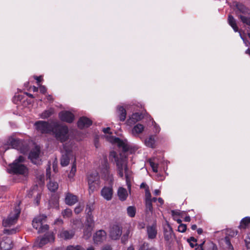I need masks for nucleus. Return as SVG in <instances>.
<instances>
[{
	"label": "nucleus",
	"mask_w": 250,
	"mask_h": 250,
	"mask_svg": "<svg viewBox=\"0 0 250 250\" xmlns=\"http://www.w3.org/2000/svg\"><path fill=\"white\" fill-rule=\"evenodd\" d=\"M143 118V115L141 113H135L132 115L131 118L130 119L133 122H136L141 120Z\"/></svg>",
	"instance_id": "obj_36"
},
{
	"label": "nucleus",
	"mask_w": 250,
	"mask_h": 250,
	"mask_svg": "<svg viewBox=\"0 0 250 250\" xmlns=\"http://www.w3.org/2000/svg\"><path fill=\"white\" fill-rule=\"evenodd\" d=\"M20 213L21 210L19 207H16L15 209L10 213L7 218L3 220V226L7 227L14 225L18 220Z\"/></svg>",
	"instance_id": "obj_6"
},
{
	"label": "nucleus",
	"mask_w": 250,
	"mask_h": 250,
	"mask_svg": "<svg viewBox=\"0 0 250 250\" xmlns=\"http://www.w3.org/2000/svg\"><path fill=\"white\" fill-rule=\"evenodd\" d=\"M184 220L186 222H189L190 221V217L189 216H186Z\"/></svg>",
	"instance_id": "obj_63"
},
{
	"label": "nucleus",
	"mask_w": 250,
	"mask_h": 250,
	"mask_svg": "<svg viewBox=\"0 0 250 250\" xmlns=\"http://www.w3.org/2000/svg\"><path fill=\"white\" fill-rule=\"evenodd\" d=\"M87 181L89 186V192L93 193L96 188L100 184V177L96 172H92L87 176Z\"/></svg>",
	"instance_id": "obj_7"
},
{
	"label": "nucleus",
	"mask_w": 250,
	"mask_h": 250,
	"mask_svg": "<svg viewBox=\"0 0 250 250\" xmlns=\"http://www.w3.org/2000/svg\"><path fill=\"white\" fill-rule=\"evenodd\" d=\"M226 236H228L229 237H233L236 236L237 234L236 231L231 229H228L225 231Z\"/></svg>",
	"instance_id": "obj_42"
},
{
	"label": "nucleus",
	"mask_w": 250,
	"mask_h": 250,
	"mask_svg": "<svg viewBox=\"0 0 250 250\" xmlns=\"http://www.w3.org/2000/svg\"><path fill=\"white\" fill-rule=\"evenodd\" d=\"M198 234H201L203 233V229L201 228H199L197 230Z\"/></svg>",
	"instance_id": "obj_61"
},
{
	"label": "nucleus",
	"mask_w": 250,
	"mask_h": 250,
	"mask_svg": "<svg viewBox=\"0 0 250 250\" xmlns=\"http://www.w3.org/2000/svg\"><path fill=\"white\" fill-rule=\"evenodd\" d=\"M116 165L118 174L123 178L125 174L126 182L129 181V170L127 167V159L125 155L121 154L120 158L116 159Z\"/></svg>",
	"instance_id": "obj_2"
},
{
	"label": "nucleus",
	"mask_w": 250,
	"mask_h": 250,
	"mask_svg": "<svg viewBox=\"0 0 250 250\" xmlns=\"http://www.w3.org/2000/svg\"><path fill=\"white\" fill-rule=\"evenodd\" d=\"M84 208L83 205H81L79 204L74 209V212L76 214L80 213L83 210Z\"/></svg>",
	"instance_id": "obj_46"
},
{
	"label": "nucleus",
	"mask_w": 250,
	"mask_h": 250,
	"mask_svg": "<svg viewBox=\"0 0 250 250\" xmlns=\"http://www.w3.org/2000/svg\"><path fill=\"white\" fill-rule=\"evenodd\" d=\"M21 144V142L20 139L11 137L8 138L6 144L0 147V150L3 151L4 152L5 151L9 148V146L13 148L18 149Z\"/></svg>",
	"instance_id": "obj_9"
},
{
	"label": "nucleus",
	"mask_w": 250,
	"mask_h": 250,
	"mask_svg": "<svg viewBox=\"0 0 250 250\" xmlns=\"http://www.w3.org/2000/svg\"><path fill=\"white\" fill-rule=\"evenodd\" d=\"M46 219V216L40 215L35 217L32 221L33 228L38 229L39 233L44 232L48 229V225L45 224Z\"/></svg>",
	"instance_id": "obj_4"
},
{
	"label": "nucleus",
	"mask_w": 250,
	"mask_h": 250,
	"mask_svg": "<svg viewBox=\"0 0 250 250\" xmlns=\"http://www.w3.org/2000/svg\"><path fill=\"white\" fill-rule=\"evenodd\" d=\"M204 244V242L198 246L197 248H196V250H205L203 248V245ZM208 250H218L217 247L213 243L209 244V249Z\"/></svg>",
	"instance_id": "obj_35"
},
{
	"label": "nucleus",
	"mask_w": 250,
	"mask_h": 250,
	"mask_svg": "<svg viewBox=\"0 0 250 250\" xmlns=\"http://www.w3.org/2000/svg\"><path fill=\"white\" fill-rule=\"evenodd\" d=\"M223 241L226 244L227 248L231 250H233V247L230 243V237L228 236H226L225 238L223 239Z\"/></svg>",
	"instance_id": "obj_39"
},
{
	"label": "nucleus",
	"mask_w": 250,
	"mask_h": 250,
	"mask_svg": "<svg viewBox=\"0 0 250 250\" xmlns=\"http://www.w3.org/2000/svg\"><path fill=\"white\" fill-rule=\"evenodd\" d=\"M144 129L143 125L138 124L135 125L132 129V133L134 136H138L139 134L141 133Z\"/></svg>",
	"instance_id": "obj_23"
},
{
	"label": "nucleus",
	"mask_w": 250,
	"mask_h": 250,
	"mask_svg": "<svg viewBox=\"0 0 250 250\" xmlns=\"http://www.w3.org/2000/svg\"><path fill=\"white\" fill-rule=\"evenodd\" d=\"M120 158V155H117L116 152L114 151H111L109 154V158L111 160H113V159H114L115 162H116V159Z\"/></svg>",
	"instance_id": "obj_47"
},
{
	"label": "nucleus",
	"mask_w": 250,
	"mask_h": 250,
	"mask_svg": "<svg viewBox=\"0 0 250 250\" xmlns=\"http://www.w3.org/2000/svg\"><path fill=\"white\" fill-rule=\"evenodd\" d=\"M136 209L134 206H129L127 208V215L130 217H134L136 214Z\"/></svg>",
	"instance_id": "obj_33"
},
{
	"label": "nucleus",
	"mask_w": 250,
	"mask_h": 250,
	"mask_svg": "<svg viewBox=\"0 0 250 250\" xmlns=\"http://www.w3.org/2000/svg\"><path fill=\"white\" fill-rule=\"evenodd\" d=\"M113 194V190L112 187H104L101 191V196L107 201L112 199Z\"/></svg>",
	"instance_id": "obj_16"
},
{
	"label": "nucleus",
	"mask_w": 250,
	"mask_h": 250,
	"mask_svg": "<svg viewBox=\"0 0 250 250\" xmlns=\"http://www.w3.org/2000/svg\"><path fill=\"white\" fill-rule=\"evenodd\" d=\"M71 222L73 224L74 229L81 228L83 226L82 222L80 219H73Z\"/></svg>",
	"instance_id": "obj_34"
},
{
	"label": "nucleus",
	"mask_w": 250,
	"mask_h": 250,
	"mask_svg": "<svg viewBox=\"0 0 250 250\" xmlns=\"http://www.w3.org/2000/svg\"><path fill=\"white\" fill-rule=\"evenodd\" d=\"M40 90L42 93L44 94L46 92V88L43 85H40Z\"/></svg>",
	"instance_id": "obj_55"
},
{
	"label": "nucleus",
	"mask_w": 250,
	"mask_h": 250,
	"mask_svg": "<svg viewBox=\"0 0 250 250\" xmlns=\"http://www.w3.org/2000/svg\"><path fill=\"white\" fill-rule=\"evenodd\" d=\"M60 120L68 123H72L74 120V115L68 111H61L59 114Z\"/></svg>",
	"instance_id": "obj_15"
},
{
	"label": "nucleus",
	"mask_w": 250,
	"mask_h": 250,
	"mask_svg": "<svg viewBox=\"0 0 250 250\" xmlns=\"http://www.w3.org/2000/svg\"><path fill=\"white\" fill-rule=\"evenodd\" d=\"M53 113V110L50 109L48 110H45L43 113H42L41 117L42 119H46L49 117Z\"/></svg>",
	"instance_id": "obj_38"
},
{
	"label": "nucleus",
	"mask_w": 250,
	"mask_h": 250,
	"mask_svg": "<svg viewBox=\"0 0 250 250\" xmlns=\"http://www.w3.org/2000/svg\"><path fill=\"white\" fill-rule=\"evenodd\" d=\"M146 187H148L146 183H142L140 186L141 188H145V189H146Z\"/></svg>",
	"instance_id": "obj_58"
},
{
	"label": "nucleus",
	"mask_w": 250,
	"mask_h": 250,
	"mask_svg": "<svg viewBox=\"0 0 250 250\" xmlns=\"http://www.w3.org/2000/svg\"><path fill=\"white\" fill-rule=\"evenodd\" d=\"M102 172L105 176H109V166L106 158L104 159V164H103Z\"/></svg>",
	"instance_id": "obj_28"
},
{
	"label": "nucleus",
	"mask_w": 250,
	"mask_h": 250,
	"mask_svg": "<svg viewBox=\"0 0 250 250\" xmlns=\"http://www.w3.org/2000/svg\"><path fill=\"white\" fill-rule=\"evenodd\" d=\"M40 198H41L40 194L39 193H38L37 195H36V197L35 198V200L36 204L37 205H39V202H40Z\"/></svg>",
	"instance_id": "obj_54"
},
{
	"label": "nucleus",
	"mask_w": 250,
	"mask_h": 250,
	"mask_svg": "<svg viewBox=\"0 0 250 250\" xmlns=\"http://www.w3.org/2000/svg\"><path fill=\"white\" fill-rule=\"evenodd\" d=\"M40 154V148L36 146L33 149L29 155V158L31 160L33 163L35 165L40 164L39 155Z\"/></svg>",
	"instance_id": "obj_14"
},
{
	"label": "nucleus",
	"mask_w": 250,
	"mask_h": 250,
	"mask_svg": "<svg viewBox=\"0 0 250 250\" xmlns=\"http://www.w3.org/2000/svg\"><path fill=\"white\" fill-rule=\"evenodd\" d=\"M13 247L12 241L11 238L3 237L0 243V249L1 250H10Z\"/></svg>",
	"instance_id": "obj_17"
},
{
	"label": "nucleus",
	"mask_w": 250,
	"mask_h": 250,
	"mask_svg": "<svg viewBox=\"0 0 250 250\" xmlns=\"http://www.w3.org/2000/svg\"><path fill=\"white\" fill-rule=\"evenodd\" d=\"M50 167H49L46 169V177L47 178H50Z\"/></svg>",
	"instance_id": "obj_56"
},
{
	"label": "nucleus",
	"mask_w": 250,
	"mask_h": 250,
	"mask_svg": "<svg viewBox=\"0 0 250 250\" xmlns=\"http://www.w3.org/2000/svg\"><path fill=\"white\" fill-rule=\"evenodd\" d=\"M102 250H111V248L109 246H104Z\"/></svg>",
	"instance_id": "obj_59"
},
{
	"label": "nucleus",
	"mask_w": 250,
	"mask_h": 250,
	"mask_svg": "<svg viewBox=\"0 0 250 250\" xmlns=\"http://www.w3.org/2000/svg\"><path fill=\"white\" fill-rule=\"evenodd\" d=\"M117 111L119 114L120 120L122 122L124 121L126 118V112L125 109L124 108L123 106H119L117 107Z\"/></svg>",
	"instance_id": "obj_25"
},
{
	"label": "nucleus",
	"mask_w": 250,
	"mask_h": 250,
	"mask_svg": "<svg viewBox=\"0 0 250 250\" xmlns=\"http://www.w3.org/2000/svg\"><path fill=\"white\" fill-rule=\"evenodd\" d=\"M158 201L159 203H160L161 205L164 204V200L161 198H159L158 199Z\"/></svg>",
	"instance_id": "obj_64"
},
{
	"label": "nucleus",
	"mask_w": 250,
	"mask_h": 250,
	"mask_svg": "<svg viewBox=\"0 0 250 250\" xmlns=\"http://www.w3.org/2000/svg\"><path fill=\"white\" fill-rule=\"evenodd\" d=\"M110 141L112 143L117 144L119 148H121L124 152H126L130 148L126 140H123L119 138L112 137Z\"/></svg>",
	"instance_id": "obj_11"
},
{
	"label": "nucleus",
	"mask_w": 250,
	"mask_h": 250,
	"mask_svg": "<svg viewBox=\"0 0 250 250\" xmlns=\"http://www.w3.org/2000/svg\"><path fill=\"white\" fill-rule=\"evenodd\" d=\"M54 236L52 233L45 234L42 238L38 237L34 244V247L42 248L49 242L53 241Z\"/></svg>",
	"instance_id": "obj_8"
},
{
	"label": "nucleus",
	"mask_w": 250,
	"mask_h": 250,
	"mask_svg": "<svg viewBox=\"0 0 250 250\" xmlns=\"http://www.w3.org/2000/svg\"><path fill=\"white\" fill-rule=\"evenodd\" d=\"M94 227V222H93L91 220L85 222L83 231V237L85 239L87 240L91 237Z\"/></svg>",
	"instance_id": "obj_12"
},
{
	"label": "nucleus",
	"mask_w": 250,
	"mask_h": 250,
	"mask_svg": "<svg viewBox=\"0 0 250 250\" xmlns=\"http://www.w3.org/2000/svg\"><path fill=\"white\" fill-rule=\"evenodd\" d=\"M249 225H250V217H246L241 220L239 227L245 229L249 227Z\"/></svg>",
	"instance_id": "obj_30"
},
{
	"label": "nucleus",
	"mask_w": 250,
	"mask_h": 250,
	"mask_svg": "<svg viewBox=\"0 0 250 250\" xmlns=\"http://www.w3.org/2000/svg\"><path fill=\"white\" fill-rule=\"evenodd\" d=\"M92 121L86 117H81L78 122V126L81 129L88 127L92 125Z\"/></svg>",
	"instance_id": "obj_21"
},
{
	"label": "nucleus",
	"mask_w": 250,
	"mask_h": 250,
	"mask_svg": "<svg viewBox=\"0 0 250 250\" xmlns=\"http://www.w3.org/2000/svg\"><path fill=\"white\" fill-rule=\"evenodd\" d=\"M155 139L154 136H150L148 138H146L145 141V145L149 147H154L155 146Z\"/></svg>",
	"instance_id": "obj_29"
},
{
	"label": "nucleus",
	"mask_w": 250,
	"mask_h": 250,
	"mask_svg": "<svg viewBox=\"0 0 250 250\" xmlns=\"http://www.w3.org/2000/svg\"><path fill=\"white\" fill-rule=\"evenodd\" d=\"M24 160L23 156H20L12 164L9 165V172L15 174H23L27 171L26 167L21 164Z\"/></svg>",
	"instance_id": "obj_3"
},
{
	"label": "nucleus",
	"mask_w": 250,
	"mask_h": 250,
	"mask_svg": "<svg viewBox=\"0 0 250 250\" xmlns=\"http://www.w3.org/2000/svg\"><path fill=\"white\" fill-rule=\"evenodd\" d=\"M164 238L166 241H169L171 238V233L170 232H167L164 234Z\"/></svg>",
	"instance_id": "obj_53"
},
{
	"label": "nucleus",
	"mask_w": 250,
	"mask_h": 250,
	"mask_svg": "<svg viewBox=\"0 0 250 250\" xmlns=\"http://www.w3.org/2000/svg\"><path fill=\"white\" fill-rule=\"evenodd\" d=\"M47 186L48 189L52 192L56 191L59 188L58 184L56 182L52 181L51 180L49 181Z\"/></svg>",
	"instance_id": "obj_31"
},
{
	"label": "nucleus",
	"mask_w": 250,
	"mask_h": 250,
	"mask_svg": "<svg viewBox=\"0 0 250 250\" xmlns=\"http://www.w3.org/2000/svg\"><path fill=\"white\" fill-rule=\"evenodd\" d=\"M62 215L64 217L69 218L72 215V210L70 208H66L62 212Z\"/></svg>",
	"instance_id": "obj_44"
},
{
	"label": "nucleus",
	"mask_w": 250,
	"mask_h": 250,
	"mask_svg": "<svg viewBox=\"0 0 250 250\" xmlns=\"http://www.w3.org/2000/svg\"><path fill=\"white\" fill-rule=\"evenodd\" d=\"M146 232L148 238L149 239H154L156 237L157 234V229L156 224L153 223L151 225L146 227Z\"/></svg>",
	"instance_id": "obj_18"
},
{
	"label": "nucleus",
	"mask_w": 250,
	"mask_h": 250,
	"mask_svg": "<svg viewBox=\"0 0 250 250\" xmlns=\"http://www.w3.org/2000/svg\"><path fill=\"white\" fill-rule=\"evenodd\" d=\"M188 241L191 248H194L195 245H197L196 243L195 244H194V243L196 242V240L193 237H191Z\"/></svg>",
	"instance_id": "obj_49"
},
{
	"label": "nucleus",
	"mask_w": 250,
	"mask_h": 250,
	"mask_svg": "<svg viewBox=\"0 0 250 250\" xmlns=\"http://www.w3.org/2000/svg\"><path fill=\"white\" fill-rule=\"evenodd\" d=\"M129 232L127 231L125 234L123 235V236L121 238L122 243L123 244H125L126 242L127 241L128 235Z\"/></svg>",
	"instance_id": "obj_48"
},
{
	"label": "nucleus",
	"mask_w": 250,
	"mask_h": 250,
	"mask_svg": "<svg viewBox=\"0 0 250 250\" xmlns=\"http://www.w3.org/2000/svg\"><path fill=\"white\" fill-rule=\"evenodd\" d=\"M110 130V127L104 128L103 129V131L104 133H109V130Z\"/></svg>",
	"instance_id": "obj_57"
},
{
	"label": "nucleus",
	"mask_w": 250,
	"mask_h": 250,
	"mask_svg": "<svg viewBox=\"0 0 250 250\" xmlns=\"http://www.w3.org/2000/svg\"><path fill=\"white\" fill-rule=\"evenodd\" d=\"M75 230L73 229L66 230L65 229H62L60 233L59 236L64 240H69L72 239L75 235Z\"/></svg>",
	"instance_id": "obj_20"
},
{
	"label": "nucleus",
	"mask_w": 250,
	"mask_h": 250,
	"mask_svg": "<svg viewBox=\"0 0 250 250\" xmlns=\"http://www.w3.org/2000/svg\"><path fill=\"white\" fill-rule=\"evenodd\" d=\"M160 190H159V189H155L154 191V194L155 195H158L160 194Z\"/></svg>",
	"instance_id": "obj_60"
},
{
	"label": "nucleus",
	"mask_w": 250,
	"mask_h": 250,
	"mask_svg": "<svg viewBox=\"0 0 250 250\" xmlns=\"http://www.w3.org/2000/svg\"><path fill=\"white\" fill-rule=\"evenodd\" d=\"M139 250H157V249L154 247H149V244L145 242L141 246Z\"/></svg>",
	"instance_id": "obj_40"
},
{
	"label": "nucleus",
	"mask_w": 250,
	"mask_h": 250,
	"mask_svg": "<svg viewBox=\"0 0 250 250\" xmlns=\"http://www.w3.org/2000/svg\"><path fill=\"white\" fill-rule=\"evenodd\" d=\"M66 250H83V248L80 245H70L67 247Z\"/></svg>",
	"instance_id": "obj_43"
},
{
	"label": "nucleus",
	"mask_w": 250,
	"mask_h": 250,
	"mask_svg": "<svg viewBox=\"0 0 250 250\" xmlns=\"http://www.w3.org/2000/svg\"><path fill=\"white\" fill-rule=\"evenodd\" d=\"M18 231L19 229L17 228L14 229H4L3 230V232L4 234L12 235L16 233Z\"/></svg>",
	"instance_id": "obj_37"
},
{
	"label": "nucleus",
	"mask_w": 250,
	"mask_h": 250,
	"mask_svg": "<svg viewBox=\"0 0 250 250\" xmlns=\"http://www.w3.org/2000/svg\"><path fill=\"white\" fill-rule=\"evenodd\" d=\"M228 22L229 24L232 27L235 32L238 31V28L237 26L235 20L233 17L229 15L228 17Z\"/></svg>",
	"instance_id": "obj_26"
},
{
	"label": "nucleus",
	"mask_w": 250,
	"mask_h": 250,
	"mask_svg": "<svg viewBox=\"0 0 250 250\" xmlns=\"http://www.w3.org/2000/svg\"><path fill=\"white\" fill-rule=\"evenodd\" d=\"M85 212L86 214L85 222H88V221L89 220H91L93 222H94L93 216L92 214V208L91 207L88 205H87L86 207Z\"/></svg>",
	"instance_id": "obj_27"
},
{
	"label": "nucleus",
	"mask_w": 250,
	"mask_h": 250,
	"mask_svg": "<svg viewBox=\"0 0 250 250\" xmlns=\"http://www.w3.org/2000/svg\"><path fill=\"white\" fill-rule=\"evenodd\" d=\"M186 229L187 226L183 224H180L178 228V230L181 232H184L186 230Z\"/></svg>",
	"instance_id": "obj_52"
},
{
	"label": "nucleus",
	"mask_w": 250,
	"mask_h": 250,
	"mask_svg": "<svg viewBox=\"0 0 250 250\" xmlns=\"http://www.w3.org/2000/svg\"><path fill=\"white\" fill-rule=\"evenodd\" d=\"M146 212L147 214H152L153 212V207L151 201H145Z\"/></svg>",
	"instance_id": "obj_32"
},
{
	"label": "nucleus",
	"mask_w": 250,
	"mask_h": 250,
	"mask_svg": "<svg viewBox=\"0 0 250 250\" xmlns=\"http://www.w3.org/2000/svg\"><path fill=\"white\" fill-rule=\"evenodd\" d=\"M236 7L237 9L236 11V14L241 19L242 22L250 26V17H246L241 14L250 15V10L240 3H236Z\"/></svg>",
	"instance_id": "obj_5"
},
{
	"label": "nucleus",
	"mask_w": 250,
	"mask_h": 250,
	"mask_svg": "<svg viewBox=\"0 0 250 250\" xmlns=\"http://www.w3.org/2000/svg\"><path fill=\"white\" fill-rule=\"evenodd\" d=\"M127 192L125 188H120L118 190V195L120 200L125 201L127 197Z\"/></svg>",
	"instance_id": "obj_24"
},
{
	"label": "nucleus",
	"mask_w": 250,
	"mask_h": 250,
	"mask_svg": "<svg viewBox=\"0 0 250 250\" xmlns=\"http://www.w3.org/2000/svg\"><path fill=\"white\" fill-rule=\"evenodd\" d=\"M122 229L117 225L113 226L110 231V237L113 240L119 239L122 234Z\"/></svg>",
	"instance_id": "obj_19"
},
{
	"label": "nucleus",
	"mask_w": 250,
	"mask_h": 250,
	"mask_svg": "<svg viewBox=\"0 0 250 250\" xmlns=\"http://www.w3.org/2000/svg\"><path fill=\"white\" fill-rule=\"evenodd\" d=\"M151 201V195L149 188L146 187L145 189V201Z\"/></svg>",
	"instance_id": "obj_45"
},
{
	"label": "nucleus",
	"mask_w": 250,
	"mask_h": 250,
	"mask_svg": "<svg viewBox=\"0 0 250 250\" xmlns=\"http://www.w3.org/2000/svg\"><path fill=\"white\" fill-rule=\"evenodd\" d=\"M245 244L248 249L250 250V234H248L245 240Z\"/></svg>",
	"instance_id": "obj_51"
},
{
	"label": "nucleus",
	"mask_w": 250,
	"mask_h": 250,
	"mask_svg": "<svg viewBox=\"0 0 250 250\" xmlns=\"http://www.w3.org/2000/svg\"><path fill=\"white\" fill-rule=\"evenodd\" d=\"M78 197L77 196L70 193L67 192L65 194V203L69 206L74 205L78 202Z\"/></svg>",
	"instance_id": "obj_22"
},
{
	"label": "nucleus",
	"mask_w": 250,
	"mask_h": 250,
	"mask_svg": "<svg viewBox=\"0 0 250 250\" xmlns=\"http://www.w3.org/2000/svg\"><path fill=\"white\" fill-rule=\"evenodd\" d=\"M149 163L153 171L154 172H157L158 171V165L151 161H150Z\"/></svg>",
	"instance_id": "obj_50"
},
{
	"label": "nucleus",
	"mask_w": 250,
	"mask_h": 250,
	"mask_svg": "<svg viewBox=\"0 0 250 250\" xmlns=\"http://www.w3.org/2000/svg\"><path fill=\"white\" fill-rule=\"evenodd\" d=\"M76 171V160H74L73 163V165L72 166L71 169L70 171L69 174H68V177L71 178L73 177L74 176L75 172Z\"/></svg>",
	"instance_id": "obj_41"
},
{
	"label": "nucleus",
	"mask_w": 250,
	"mask_h": 250,
	"mask_svg": "<svg viewBox=\"0 0 250 250\" xmlns=\"http://www.w3.org/2000/svg\"><path fill=\"white\" fill-rule=\"evenodd\" d=\"M35 125L37 130L42 133H48L51 131L55 134L56 139L63 142L67 139L68 128L66 126L55 125L53 128L48 122L39 121L35 123Z\"/></svg>",
	"instance_id": "obj_1"
},
{
	"label": "nucleus",
	"mask_w": 250,
	"mask_h": 250,
	"mask_svg": "<svg viewBox=\"0 0 250 250\" xmlns=\"http://www.w3.org/2000/svg\"><path fill=\"white\" fill-rule=\"evenodd\" d=\"M42 77H35V79L37 81V83H39L41 81Z\"/></svg>",
	"instance_id": "obj_62"
},
{
	"label": "nucleus",
	"mask_w": 250,
	"mask_h": 250,
	"mask_svg": "<svg viewBox=\"0 0 250 250\" xmlns=\"http://www.w3.org/2000/svg\"><path fill=\"white\" fill-rule=\"evenodd\" d=\"M62 156L61 159V165L62 167L67 166L70 162V158L72 156V151L69 148H66L64 146L63 150L62 151Z\"/></svg>",
	"instance_id": "obj_10"
},
{
	"label": "nucleus",
	"mask_w": 250,
	"mask_h": 250,
	"mask_svg": "<svg viewBox=\"0 0 250 250\" xmlns=\"http://www.w3.org/2000/svg\"><path fill=\"white\" fill-rule=\"evenodd\" d=\"M106 238V232L103 230L100 229L97 231L93 235V240L94 244L99 245L102 243Z\"/></svg>",
	"instance_id": "obj_13"
}]
</instances>
